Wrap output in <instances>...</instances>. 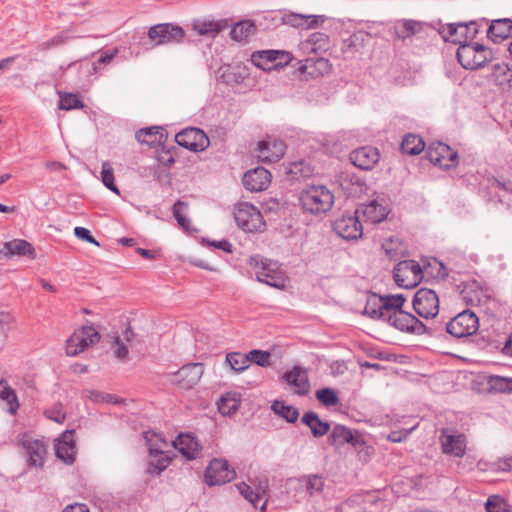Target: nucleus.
<instances>
[{"mask_svg":"<svg viewBox=\"0 0 512 512\" xmlns=\"http://www.w3.org/2000/svg\"><path fill=\"white\" fill-rule=\"evenodd\" d=\"M302 210L310 215L326 214L334 205V195L325 185H307L299 193Z\"/></svg>","mask_w":512,"mask_h":512,"instance_id":"1","label":"nucleus"},{"mask_svg":"<svg viewBox=\"0 0 512 512\" xmlns=\"http://www.w3.org/2000/svg\"><path fill=\"white\" fill-rule=\"evenodd\" d=\"M405 297L403 294L379 296L372 294L368 297L364 314L372 319L385 322L392 307L401 308L404 305Z\"/></svg>","mask_w":512,"mask_h":512,"instance_id":"2","label":"nucleus"},{"mask_svg":"<svg viewBox=\"0 0 512 512\" xmlns=\"http://www.w3.org/2000/svg\"><path fill=\"white\" fill-rule=\"evenodd\" d=\"M457 59L465 69H478L492 59V51L479 43L461 44L457 49Z\"/></svg>","mask_w":512,"mask_h":512,"instance_id":"3","label":"nucleus"},{"mask_svg":"<svg viewBox=\"0 0 512 512\" xmlns=\"http://www.w3.org/2000/svg\"><path fill=\"white\" fill-rule=\"evenodd\" d=\"M255 275L259 282L274 288H284L286 275L277 261L264 259L255 264Z\"/></svg>","mask_w":512,"mask_h":512,"instance_id":"4","label":"nucleus"},{"mask_svg":"<svg viewBox=\"0 0 512 512\" xmlns=\"http://www.w3.org/2000/svg\"><path fill=\"white\" fill-rule=\"evenodd\" d=\"M237 225L246 232L262 231L265 222L260 211L249 203H239L234 209Z\"/></svg>","mask_w":512,"mask_h":512,"instance_id":"5","label":"nucleus"},{"mask_svg":"<svg viewBox=\"0 0 512 512\" xmlns=\"http://www.w3.org/2000/svg\"><path fill=\"white\" fill-rule=\"evenodd\" d=\"M439 296L429 288H420L413 296L415 312L425 319H433L439 313Z\"/></svg>","mask_w":512,"mask_h":512,"instance_id":"6","label":"nucleus"},{"mask_svg":"<svg viewBox=\"0 0 512 512\" xmlns=\"http://www.w3.org/2000/svg\"><path fill=\"white\" fill-rule=\"evenodd\" d=\"M385 322L402 332L421 335L426 331V326L423 324V322L417 319L411 313L403 311L402 307H392Z\"/></svg>","mask_w":512,"mask_h":512,"instance_id":"7","label":"nucleus"},{"mask_svg":"<svg viewBox=\"0 0 512 512\" xmlns=\"http://www.w3.org/2000/svg\"><path fill=\"white\" fill-rule=\"evenodd\" d=\"M148 37L154 45L179 44L184 40L185 31L178 25L162 23L152 26Z\"/></svg>","mask_w":512,"mask_h":512,"instance_id":"8","label":"nucleus"},{"mask_svg":"<svg viewBox=\"0 0 512 512\" xmlns=\"http://www.w3.org/2000/svg\"><path fill=\"white\" fill-rule=\"evenodd\" d=\"M478 328V317L468 310L459 313L446 325V331L456 338L471 336L477 332Z\"/></svg>","mask_w":512,"mask_h":512,"instance_id":"9","label":"nucleus"},{"mask_svg":"<svg viewBox=\"0 0 512 512\" xmlns=\"http://www.w3.org/2000/svg\"><path fill=\"white\" fill-rule=\"evenodd\" d=\"M393 274L397 285L404 288L415 287L423 278L422 269L414 260L400 261L395 266Z\"/></svg>","mask_w":512,"mask_h":512,"instance_id":"10","label":"nucleus"},{"mask_svg":"<svg viewBox=\"0 0 512 512\" xmlns=\"http://www.w3.org/2000/svg\"><path fill=\"white\" fill-rule=\"evenodd\" d=\"M100 335L92 326H84L74 332L66 341V353L76 356L86 347L99 341Z\"/></svg>","mask_w":512,"mask_h":512,"instance_id":"11","label":"nucleus"},{"mask_svg":"<svg viewBox=\"0 0 512 512\" xmlns=\"http://www.w3.org/2000/svg\"><path fill=\"white\" fill-rule=\"evenodd\" d=\"M21 446L24 450L26 463L29 468H40L47 454V445L43 440L35 439L30 435H23Z\"/></svg>","mask_w":512,"mask_h":512,"instance_id":"12","label":"nucleus"},{"mask_svg":"<svg viewBox=\"0 0 512 512\" xmlns=\"http://www.w3.org/2000/svg\"><path fill=\"white\" fill-rule=\"evenodd\" d=\"M333 230L345 240H357L363 235V226L360 216L355 212L354 215H342L333 222Z\"/></svg>","mask_w":512,"mask_h":512,"instance_id":"13","label":"nucleus"},{"mask_svg":"<svg viewBox=\"0 0 512 512\" xmlns=\"http://www.w3.org/2000/svg\"><path fill=\"white\" fill-rule=\"evenodd\" d=\"M178 145L194 152L204 151L209 146V138L199 128H186L175 136Z\"/></svg>","mask_w":512,"mask_h":512,"instance_id":"14","label":"nucleus"},{"mask_svg":"<svg viewBox=\"0 0 512 512\" xmlns=\"http://www.w3.org/2000/svg\"><path fill=\"white\" fill-rule=\"evenodd\" d=\"M427 158L435 165L443 169H450L458 163V153L451 149L450 146L438 142L433 143L427 151Z\"/></svg>","mask_w":512,"mask_h":512,"instance_id":"15","label":"nucleus"},{"mask_svg":"<svg viewBox=\"0 0 512 512\" xmlns=\"http://www.w3.org/2000/svg\"><path fill=\"white\" fill-rule=\"evenodd\" d=\"M235 473L226 460L214 459L205 471L206 483L210 486L222 485L231 481Z\"/></svg>","mask_w":512,"mask_h":512,"instance_id":"16","label":"nucleus"},{"mask_svg":"<svg viewBox=\"0 0 512 512\" xmlns=\"http://www.w3.org/2000/svg\"><path fill=\"white\" fill-rule=\"evenodd\" d=\"M204 373V367L201 363H192L184 365L173 374L172 383L182 389H191L198 384Z\"/></svg>","mask_w":512,"mask_h":512,"instance_id":"17","label":"nucleus"},{"mask_svg":"<svg viewBox=\"0 0 512 512\" xmlns=\"http://www.w3.org/2000/svg\"><path fill=\"white\" fill-rule=\"evenodd\" d=\"M357 215L363 217L366 222L377 224L382 222L389 214L387 202L384 199H373L359 205Z\"/></svg>","mask_w":512,"mask_h":512,"instance_id":"18","label":"nucleus"},{"mask_svg":"<svg viewBox=\"0 0 512 512\" xmlns=\"http://www.w3.org/2000/svg\"><path fill=\"white\" fill-rule=\"evenodd\" d=\"M442 450L445 454L462 457L466 451V437L450 429H443L440 436Z\"/></svg>","mask_w":512,"mask_h":512,"instance_id":"19","label":"nucleus"},{"mask_svg":"<svg viewBox=\"0 0 512 512\" xmlns=\"http://www.w3.org/2000/svg\"><path fill=\"white\" fill-rule=\"evenodd\" d=\"M285 150L286 145L282 140L269 137L258 143L257 157L262 162H276L284 156Z\"/></svg>","mask_w":512,"mask_h":512,"instance_id":"20","label":"nucleus"},{"mask_svg":"<svg viewBox=\"0 0 512 512\" xmlns=\"http://www.w3.org/2000/svg\"><path fill=\"white\" fill-rule=\"evenodd\" d=\"M379 157V151L375 147L363 146L353 150L349 159L357 168L370 170L378 163Z\"/></svg>","mask_w":512,"mask_h":512,"instance_id":"21","label":"nucleus"},{"mask_svg":"<svg viewBox=\"0 0 512 512\" xmlns=\"http://www.w3.org/2000/svg\"><path fill=\"white\" fill-rule=\"evenodd\" d=\"M242 181L244 187L251 192L263 191L271 182V173L263 167H257L247 171Z\"/></svg>","mask_w":512,"mask_h":512,"instance_id":"22","label":"nucleus"},{"mask_svg":"<svg viewBox=\"0 0 512 512\" xmlns=\"http://www.w3.org/2000/svg\"><path fill=\"white\" fill-rule=\"evenodd\" d=\"M14 256H24L34 259L36 252L28 241L23 239H13L3 244V248L0 249V260Z\"/></svg>","mask_w":512,"mask_h":512,"instance_id":"23","label":"nucleus"},{"mask_svg":"<svg viewBox=\"0 0 512 512\" xmlns=\"http://www.w3.org/2000/svg\"><path fill=\"white\" fill-rule=\"evenodd\" d=\"M173 446L188 460H194L201 454L202 445L189 433H181L172 442Z\"/></svg>","mask_w":512,"mask_h":512,"instance_id":"24","label":"nucleus"},{"mask_svg":"<svg viewBox=\"0 0 512 512\" xmlns=\"http://www.w3.org/2000/svg\"><path fill=\"white\" fill-rule=\"evenodd\" d=\"M56 456L65 464H72L75 460L76 445L74 431L67 430L57 440L55 444Z\"/></svg>","mask_w":512,"mask_h":512,"instance_id":"25","label":"nucleus"},{"mask_svg":"<svg viewBox=\"0 0 512 512\" xmlns=\"http://www.w3.org/2000/svg\"><path fill=\"white\" fill-rule=\"evenodd\" d=\"M283 379L287 384L294 386L297 394L305 395L310 389L307 371L301 367H294L283 375Z\"/></svg>","mask_w":512,"mask_h":512,"instance_id":"26","label":"nucleus"},{"mask_svg":"<svg viewBox=\"0 0 512 512\" xmlns=\"http://www.w3.org/2000/svg\"><path fill=\"white\" fill-rule=\"evenodd\" d=\"M301 49L307 54H321L330 48L329 37L321 32L312 33L305 41L301 42Z\"/></svg>","mask_w":512,"mask_h":512,"instance_id":"27","label":"nucleus"},{"mask_svg":"<svg viewBox=\"0 0 512 512\" xmlns=\"http://www.w3.org/2000/svg\"><path fill=\"white\" fill-rule=\"evenodd\" d=\"M491 80L503 92L512 90V70L503 62L492 66Z\"/></svg>","mask_w":512,"mask_h":512,"instance_id":"28","label":"nucleus"},{"mask_svg":"<svg viewBox=\"0 0 512 512\" xmlns=\"http://www.w3.org/2000/svg\"><path fill=\"white\" fill-rule=\"evenodd\" d=\"M512 34V20L509 18L493 20L487 30V36L493 42H501Z\"/></svg>","mask_w":512,"mask_h":512,"instance_id":"29","label":"nucleus"},{"mask_svg":"<svg viewBox=\"0 0 512 512\" xmlns=\"http://www.w3.org/2000/svg\"><path fill=\"white\" fill-rule=\"evenodd\" d=\"M465 31H467L465 23H451L443 26L440 33L445 41L461 46V44H468Z\"/></svg>","mask_w":512,"mask_h":512,"instance_id":"30","label":"nucleus"},{"mask_svg":"<svg viewBox=\"0 0 512 512\" xmlns=\"http://www.w3.org/2000/svg\"><path fill=\"white\" fill-rule=\"evenodd\" d=\"M328 441L331 445L340 447L346 443L357 446L359 440L354 438L352 431L343 425H335L329 435Z\"/></svg>","mask_w":512,"mask_h":512,"instance_id":"31","label":"nucleus"},{"mask_svg":"<svg viewBox=\"0 0 512 512\" xmlns=\"http://www.w3.org/2000/svg\"><path fill=\"white\" fill-rule=\"evenodd\" d=\"M136 139L141 144L155 146L164 140V129L159 126L147 127L136 133Z\"/></svg>","mask_w":512,"mask_h":512,"instance_id":"32","label":"nucleus"},{"mask_svg":"<svg viewBox=\"0 0 512 512\" xmlns=\"http://www.w3.org/2000/svg\"><path fill=\"white\" fill-rule=\"evenodd\" d=\"M134 337L133 331L127 327L122 335H117L113 339L112 351L116 358L120 360H126L128 358V346L127 344L132 341Z\"/></svg>","mask_w":512,"mask_h":512,"instance_id":"33","label":"nucleus"},{"mask_svg":"<svg viewBox=\"0 0 512 512\" xmlns=\"http://www.w3.org/2000/svg\"><path fill=\"white\" fill-rule=\"evenodd\" d=\"M302 422L310 428L312 435L316 438L326 435L330 430V424L320 420L319 416L312 411L303 415Z\"/></svg>","mask_w":512,"mask_h":512,"instance_id":"34","label":"nucleus"},{"mask_svg":"<svg viewBox=\"0 0 512 512\" xmlns=\"http://www.w3.org/2000/svg\"><path fill=\"white\" fill-rule=\"evenodd\" d=\"M237 489L255 508L259 506V503L265 498L266 494V486L259 485L253 488L244 482L238 484Z\"/></svg>","mask_w":512,"mask_h":512,"instance_id":"35","label":"nucleus"},{"mask_svg":"<svg viewBox=\"0 0 512 512\" xmlns=\"http://www.w3.org/2000/svg\"><path fill=\"white\" fill-rule=\"evenodd\" d=\"M299 483L310 497L321 493L325 484L323 477L318 474L305 475L299 479Z\"/></svg>","mask_w":512,"mask_h":512,"instance_id":"36","label":"nucleus"},{"mask_svg":"<svg viewBox=\"0 0 512 512\" xmlns=\"http://www.w3.org/2000/svg\"><path fill=\"white\" fill-rule=\"evenodd\" d=\"M422 29V24L415 20H400L394 26V33L397 38L405 39L415 35Z\"/></svg>","mask_w":512,"mask_h":512,"instance_id":"37","label":"nucleus"},{"mask_svg":"<svg viewBox=\"0 0 512 512\" xmlns=\"http://www.w3.org/2000/svg\"><path fill=\"white\" fill-rule=\"evenodd\" d=\"M219 412L224 416H230L239 409L240 399L236 393H226L217 402Z\"/></svg>","mask_w":512,"mask_h":512,"instance_id":"38","label":"nucleus"},{"mask_svg":"<svg viewBox=\"0 0 512 512\" xmlns=\"http://www.w3.org/2000/svg\"><path fill=\"white\" fill-rule=\"evenodd\" d=\"M0 400L4 401L7 405V410L10 414H15L19 408L17 395L6 381H0Z\"/></svg>","mask_w":512,"mask_h":512,"instance_id":"39","label":"nucleus"},{"mask_svg":"<svg viewBox=\"0 0 512 512\" xmlns=\"http://www.w3.org/2000/svg\"><path fill=\"white\" fill-rule=\"evenodd\" d=\"M256 32V27L253 22L245 20L235 24L230 32L233 40L238 42L247 41V39Z\"/></svg>","mask_w":512,"mask_h":512,"instance_id":"40","label":"nucleus"},{"mask_svg":"<svg viewBox=\"0 0 512 512\" xmlns=\"http://www.w3.org/2000/svg\"><path fill=\"white\" fill-rule=\"evenodd\" d=\"M487 389L494 393L512 392V378L491 375L487 377Z\"/></svg>","mask_w":512,"mask_h":512,"instance_id":"41","label":"nucleus"},{"mask_svg":"<svg viewBox=\"0 0 512 512\" xmlns=\"http://www.w3.org/2000/svg\"><path fill=\"white\" fill-rule=\"evenodd\" d=\"M273 50H264L254 52L251 56L252 63L264 71L276 70V58L270 55Z\"/></svg>","mask_w":512,"mask_h":512,"instance_id":"42","label":"nucleus"},{"mask_svg":"<svg viewBox=\"0 0 512 512\" xmlns=\"http://www.w3.org/2000/svg\"><path fill=\"white\" fill-rule=\"evenodd\" d=\"M425 147V144L420 136L409 134L405 136L401 143V150L408 155H418Z\"/></svg>","mask_w":512,"mask_h":512,"instance_id":"43","label":"nucleus"},{"mask_svg":"<svg viewBox=\"0 0 512 512\" xmlns=\"http://www.w3.org/2000/svg\"><path fill=\"white\" fill-rule=\"evenodd\" d=\"M382 250L389 259L396 260L404 254L405 247L398 238H388L383 241Z\"/></svg>","mask_w":512,"mask_h":512,"instance_id":"44","label":"nucleus"},{"mask_svg":"<svg viewBox=\"0 0 512 512\" xmlns=\"http://www.w3.org/2000/svg\"><path fill=\"white\" fill-rule=\"evenodd\" d=\"M271 408L275 414L284 418L289 423H295L299 417V411L297 408L286 405L281 401H275Z\"/></svg>","mask_w":512,"mask_h":512,"instance_id":"45","label":"nucleus"},{"mask_svg":"<svg viewBox=\"0 0 512 512\" xmlns=\"http://www.w3.org/2000/svg\"><path fill=\"white\" fill-rule=\"evenodd\" d=\"M144 438L147 442L149 452L151 456H157L158 454H162V451L165 447H167L166 441L161 437V435L154 432H145Z\"/></svg>","mask_w":512,"mask_h":512,"instance_id":"46","label":"nucleus"},{"mask_svg":"<svg viewBox=\"0 0 512 512\" xmlns=\"http://www.w3.org/2000/svg\"><path fill=\"white\" fill-rule=\"evenodd\" d=\"M193 28L200 35L215 36L223 29V25L215 21L198 20L194 22Z\"/></svg>","mask_w":512,"mask_h":512,"instance_id":"47","label":"nucleus"},{"mask_svg":"<svg viewBox=\"0 0 512 512\" xmlns=\"http://www.w3.org/2000/svg\"><path fill=\"white\" fill-rule=\"evenodd\" d=\"M226 361L229 363L230 367L236 372H241L248 368L250 365L248 354H242L238 352L227 354Z\"/></svg>","mask_w":512,"mask_h":512,"instance_id":"48","label":"nucleus"},{"mask_svg":"<svg viewBox=\"0 0 512 512\" xmlns=\"http://www.w3.org/2000/svg\"><path fill=\"white\" fill-rule=\"evenodd\" d=\"M101 180L107 189L116 193L117 195L120 194L119 189L117 188V186L114 183V180H115L114 170L108 161H105L102 163Z\"/></svg>","mask_w":512,"mask_h":512,"instance_id":"49","label":"nucleus"},{"mask_svg":"<svg viewBox=\"0 0 512 512\" xmlns=\"http://www.w3.org/2000/svg\"><path fill=\"white\" fill-rule=\"evenodd\" d=\"M286 23L292 26H304L307 28L316 27L319 23V20L315 16H305L302 14H290L286 18Z\"/></svg>","mask_w":512,"mask_h":512,"instance_id":"50","label":"nucleus"},{"mask_svg":"<svg viewBox=\"0 0 512 512\" xmlns=\"http://www.w3.org/2000/svg\"><path fill=\"white\" fill-rule=\"evenodd\" d=\"M316 398L326 407L336 406L339 403V397L336 391L331 388H322L317 390Z\"/></svg>","mask_w":512,"mask_h":512,"instance_id":"51","label":"nucleus"},{"mask_svg":"<svg viewBox=\"0 0 512 512\" xmlns=\"http://www.w3.org/2000/svg\"><path fill=\"white\" fill-rule=\"evenodd\" d=\"M187 204L182 201H177L173 207V215L177 220L180 227L185 230L189 229L190 220L186 217Z\"/></svg>","mask_w":512,"mask_h":512,"instance_id":"52","label":"nucleus"},{"mask_svg":"<svg viewBox=\"0 0 512 512\" xmlns=\"http://www.w3.org/2000/svg\"><path fill=\"white\" fill-rule=\"evenodd\" d=\"M83 103L79 100V98L72 93L60 94V103L59 108L62 110H71L83 108Z\"/></svg>","mask_w":512,"mask_h":512,"instance_id":"53","label":"nucleus"},{"mask_svg":"<svg viewBox=\"0 0 512 512\" xmlns=\"http://www.w3.org/2000/svg\"><path fill=\"white\" fill-rule=\"evenodd\" d=\"M249 363H255L262 367H267L270 365L271 354L267 351L262 350H251L248 353Z\"/></svg>","mask_w":512,"mask_h":512,"instance_id":"54","label":"nucleus"},{"mask_svg":"<svg viewBox=\"0 0 512 512\" xmlns=\"http://www.w3.org/2000/svg\"><path fill=\"white\" fill-rule=\"evenodd\" d=\"M88 398L96 403H119L118 398L114 395L96 390L89 391Z\"/></svg>","mask_w":512,"mask_h":512,"instance_id":"55","label":"nucleus"},{"mask_svg":"<svg viewBox=\"0 0 512 512\" xmlns=\"http://www.w3.org/2000/svg\"><path fill=\"white\" fill-rule=\"evenodd\" d=\"M158 456L159 458L157 459L156 463L151 461L149 464V471L151 473L160 474L169 465L170 458L167 455H164V451H162V454H158L156 457Z\"/></svg>","mask_w":512,"mask_h":512,"instance_id":"56","label":"nucleus"},{"mask_svg":"<svg viewBox=\"0 0 512 512\" xmlns=\"http://www.w3.org/2000/svg\"><path fill=\"white\" fill-rule=\"evenodd\" d=\"M486 510L487 512H511L497 496H493L488 499L486 503Z\"/></svg>","mask_w":512,"mask_h":512,"instance_id":"57","label":"nucleus"},{"mask_svg":"<svg viewBox=\"0 0 512 512\" xmlns=\"http://www.w3.org/2000/svg\"><path fill=\"white\" fill-rule=\"evenodd\" d=\"M45 415L47 418L57 422V423H63L66 418V413L63 409V406L61 404H57L51 409H48L45 412Z\"/></svg>","mask_w":512,"mask_h":512,"instance_id":"58","label":"nucleus"},{"mask_svg":"<svg viewBox=\"0 0 512 512\" xmlns=\"http://www.w3.org/2000/svg\"><path fill=\"white\" fill-rule=\"evenodd\" d=\"M366 36L367 35H365L363 32L354 33L344 41L345 50L354 48V50L357 51L358 48L362 46Z\"/></svg>","mask_w":512,"mask_h":512,"instance_id":"59","label":"nucleus"},{"mask_svg":"<svg viewBox=\"0 0 512 512\" xmlns=\"http://www.w3.org/2000/svg\"><path fill=\"white\" fill-rule=\"evenodd\" d=\"M269 54L274 55V58H276V61H275L276 70L289 64V62L292 59L291 54L289 52L282 51V50H274Z\"/></svg>","mask_w":512,"mask_h":512,"instance_id":"60","label":"nucleus"},{"mask_svg":"<svg viewBox=\"0 0 512 512\" xmlns=\"http://www.w3.org/2000/svg\"><path fill=\"white\" fill-rule=\"evenodd\" d=\"M74 234L81 240L99 246V242L91 235L90 231L84 227H75Z\"/></svg>","mask_w":512,"mask_h":512,"instance_id":"61","label":"nucleus"},{"mask_svg":"<svg viewBox=\"0 0 512 512\" xmlns=\"http://www.w3.org/2000/svg\"><path fill=\"white\" fill-rule=\"evenodd\" d=\"M67 39L68 38L66 36H64L63 34H58V35L54 36L53 38H51L50 40L42 43L41 49L48 50L52 47H55V46L65 43L67 41Z\"/></svg>","mask_w":512,"mask_h":512,"instance_id":"62","label":"nucleus"},{"mask_svg":"<svg viewBox=\"0 0 512 512\" xmlns=\"http://www.w3.org/2000/svg\"><path fill=\"white\" fill-rule=\"evenodd\" d=\"M118 49H114L112 52L104 53L98 60L97 63L93 64V70L97 71L98 64H107L112 61V59L117 55Z\"/></svg>","mask_w":512,"mask_h":512,"instance_id":"63","label":"nucleus"},{"mask_svg":"<svg viewBox=\"0 0 512 512\" xmlns=\"http://www.w3.org/2000/svg\"><path fill=\"white\" fill-rule=\"evenodd\" d=\"M63 512H90L85 504L75 503L67 506Z\"/></svg>","mask_w":512,"mask_h":512,"instance_id":"64","label":"nucleus"}]
</instances>
